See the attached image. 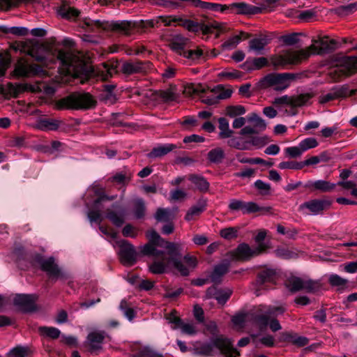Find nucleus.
Listing matches in <instances>:
<instances>
[{"mask_svg": "<svg viewBox=\"0 0 357 357\" xmlns=\"http://www.w3.org/2000/svg\"><path fill=\"white\" fill-rule=\"evenodd\" d=\"M146 236L149 242L141 248V254L153 257L149 266L151 273L162 275L172 271L187 277L197 266V257L184 253L181 243L165 240L155 229L148 231Z\"/></svg>", "mask_w": 357, "mask_h": 357, "instance_id": "f257e3e1", "label": "nucleus"}, {"mask_svg": "<svg viewBox=\"0 0 357 357\" xmlns=\"http://www.w3.org/2000/svg\"><path fill=\"white\" fill-rule=\"evenodd\" d=\"M80 26L88 31L100 32V31H112L116 33L130 36L137 30H144L148 28H153L158 26V17L156 19L149 20L129 21V20H117V21H106L100 20H91L85 17L80 22Z\"/></svg>", "mask_w": 357, "mask_h": 357, "instance_id": "f03ea898", "label": "nucleus"}, {"mask_svg": "<svg viewBox=\"0 0 357 357\" xmlns=\"http://www.w3.org/2000/svg\"><path fill=\"white\" fill-rule=\"evenodd\" d=\"M308 50H301L287 56H278L271 59L275 68H284L288 64H298L302 60L307 59L311 54L324 55L333 52L336 49L337 43L335 40H330L319 38L313 39Z\"/></svg>", "mask_w": 357, "mask_h": 357, "instance_id": "7ed1b4c3", "label": "nucleus"}, {"mask_svg": "<svg viewBox=\"0 0 357 357\" xmlns=\"http://www.w3.org/2000/svg\"><path fill=\"white\" fill-rule=\"evenodd\" d=\"M97 100L89 92H73L59 99L56 104L58 109L88 110L95 108Z\"/></svg>", "mask_w": 357, "mask_h": 357, "instance_id": "20e7f679", "label": "nucleus"}, {"mask_svg": "<svg viewBox=\"0 0 357 357\" xmlns=\"http://www.w3.org/2000/svg\"><path fill=\"white\" fill-rule=\"evenodd\" d=\"M158 24L162 23L165 26H171L172 22L177 23L186 29L188 31L198 33L202 31L204 35L212 33L213 29H218V26L216 23H205L188 19L184 16H159L158 17Z\"/></svg>", "mask_w": 357, "mask_h": 357, "instance_id": "39448f33", "label": "nucleus"}, {"mask_svg": "<svg viewBox=\"0 0 357 357\" xmlns=\"http://www.w3.org/2000/svg\"><path fill=\"white\" fill-rule=\"evenodd\" d=\"M187 38L177 35L169 42L172 50L183 59V62L189 66L197 64L204 58V52L200 48L188 49L186 46Z\"/></svg>", "mask_w": 357, "mask_h": 357, "instance_id": "423d86ee", "label": "nucleus"}, {"mask_svg": "<svg viewBox=\"0 0 357 357\" xmlns=\"http://www.w3.org/2000/svg\"><path fill=\"white\" fill-rule=\"evenodd\" d=\"M333 60L335 66L329 73L333 82H338L342 78L357 73V56L337 54L334 56Z\"/></svg>", "mask_w": 357, "mask_h": 357, "instance_id": "0eeeda50", "label": "nucleus"}, {"mask_svg": "<svg viewBox=\"0 0 357 357\" xmlns=\"http://www.w3.org/2000/svg\"><path fill=\"white\" fill-rule=\"evenodd\" d=\"M298 75L291 73H268L263 77L256 84L257 90H264L273 87L276 91H282L287 89L292 80Z\"/></svg>", "mask_w": 357, "mask_h": 357, "instance_id": "6e6552de", "label": "nucleus"}, {"mask_svg": "<svg viewBox=\"0 0 357 357\" xmlns=\"http://www.w3.org/2000/svg\"><path fill=\"white\" fill-rule=\"evenodd\" d=\"M216 348L226 357H238L240 352L234 348L232 342L222 337H212L210 342L202 344L199 348V353L203 355H211L213 349Z\"/></svg>", "mask_w": 357, "mask_h": 357, "instance_id": "1a4fd4ad", "label": "nucleus"}, {"mask_svg": "<svg viewBox=\"0 0 357 357\" xmlns=\"http://www.w3.org/2000/svg\"><path fill=\"white\" fill-rule=\"evenodd\" d=\"M33 261L40 266L43 271L47 273L51 282L54 283L58 280H66L68 278L67 274L55 262L54 257L45 259L42 255L36 254L33 257Z\"/></svg>", "mask_w": 357, "mask_h": 357, "instance_id": "9d476101", "label": "nucleus"}, {"mask_svg": "<svg viewBox=\"0 0 357 357\" xmlns=\"http://www.w3.org/2000/svg\"><path fill=\"white\" fill-rule=\"evenodd\" d=\"M284 311V307L282 306L259 305L256 311L252 314V319L259 329L262 331L268 326L270 317H277L283 314Z\"/></svg>", "mask_w": 357, "mask_h": 357, "instance_id": "9b49d317", "label": "nucleus"}, {"mask_svg": "<svg viewBox=\"0 0 357 357\" xmlns=\"http://www.w3.org/2000/svg\"><path fill=\"white\" fill-rule=\"evenodd\" d=\"M268 249V246L266 244L257 245L252 249L248 243H241L231 252V256L236 261H248L251 259L266 252Z\"/></svg>", "mask_w": 357, "mask_h": 357, "instance_id": "f8f14e48", "label": "nucleus"}, {"mask_svg": "<svg viewBox=\"0 0 357 357\" xmlns=\"http://www.w3.org/2000/svg\"><path fill=\"white\" fill-rule=\"evenodd\" d=\"M217 12L237 15H255L261 13V8L245 2H235L230 4H220Z\"/></svg>", "mask_w": 357, "mask_h": 357, "instance_id": "ddd939ff", "label": "nucleus"}, {"mask_svg": "<svg viewBox=\"0 0 357 357\" xmlns=\"http://www.w3.org/2000/svg\"><path fill=\"white\" fill-rule=\"evenodd\" d=\"M152 2L164 7L172 6L174 8L181 6L183 3L187 2L196 8L214 12H217L218 8L220 6L218 3L206 2L201 0H152Z\"/></svg>", "mask_w": 357, "mask_h": 357, "instance_id": "4468645a", "label": "nucleus"}, {"mask_svg": "<svg viewBox=\"0 0 357 357\" xmlns=\"http://www.w3.org/2000/svg\"><path fill=\"white\" fill-rule=\"evenodd\" d=\"M287 286L290 291L295 293L300 291H305L307 293H315L320 289L318 281L311 279L304 280L296 276H292L288 279Z\"/></svg>", "mask_w": 357, "mask_h": 357, "instance_id": "2eb2a0df", "label": "nucleus"}, {"mask_svg": "<svg viewBox=\"0 0 357 357\" xmlns=\"http://www.w3.org/2000/svg\"><path fill=\"white\" fill-rule=\"evenodd\" d=\"M13 73L17 77H29L31 76L43 77L47 75V71L39 64H29L20 60L15 66Z\"/></svg>", "mask_w": 357, "mask_h": 357, "instance_id": "dca6fc26", "label": "nucleus"}, {"mask_svg": "<svg viewBox=\"0 0 357 357\" xmlns=\"http://www.w3.org/2000/svg\"><path fill=\"white\" fill-rule=\"evenodd\" d=\"M119 247V255L120 261L124 266H131L137 261L138 253L133 245L126 240L118 241Z\"/></svg>", "mask_w": 357, "mask_h": 357, "instance_id": "f3484780", "label": "nucleus"}, {"mask_svg": "<svg viewBox=\"0 0 357 357\" xmlns=\"http://www.w3.org/2000/svg\"><path fill=\"white\" fill-rule=\"evenodd\" d=\"M35 294H16L13 298V305L24 313L33 312L37 310Z\"/></svg>", "mask_w": 357, "mask_h": 357, "instance_id": "a211bd4d", "label": "nucleus"}, {"mask_svg": "<svg viewBox=\"0 0 357 357\" xmlns=\"http://www.w3.org/2000/svg\"><path fill=\"white\" fill-rule=\"evenodd\" d=\"M111 208H107L105 211V218L108 219L115 227H121L125 222L127 214L126 208L116 202L112 204Z\"/></svg>", "mask_w": 357, "mask_h": 357, "instance_id": "6ab92c4d", "label": "nucleus"}, {"mask_svg": "<svg viewBox=\"0 0 357 357\" xmlns=\"http://www.w3.org/2000/svg\"><path fill=\"white\" fill-rule=\"evenodd\" d=\"M313 97L312 93H301L296 96L289 97L287 95L275 99V103L287 105L293 108L303 107Z\"/></svg>", "mask_w": 357, "mask_h": 357, "instance_id": "aec40b11", "label": "nucleus"}, {"mask_svg": "<svg viewBox=\"0 0 357 357\" xmlns=\"http://www.w3.org/2000/svg\"><path fill=\"white\" fill-rule=\"evenodd\" d=\"M331 205V201L328 199H314L305 202L300 205V210L308 209L314 215L321 213L328 209Z\"/></svg>", "mask_w": 357, "mask_h": 357, "instance_id": "412c9836", "label": "nucleus"}, {"mask_svg": "<svg viewBox=\"0 0 357 357\" xmlns=\"http://www.w3.org/2000/svg\"><path fill=\"white\" fill-rule=\"evenodd\" d=\"M276 280V272L273 268L264 267L260 269L255 280L258 288L264 289L267 287L268 283H274Z\"/></svg>", "mask_w": 357, "mask_h": 357, "instance_id": "4be33fe9", "label": "nucleus"}, {"mask_svg": "<svg viewBox=\"0 0 357 357\" xmlns=\"http://www.w3.org/2000/svg\"><path fill=\"white\" fill-rule=\"evenodd\" d=\"M151 65L149 61H126L122 64L121 70L126 75H132L145 72Z\"/></svg>", "mask_w": 357, "mask_h": 357, "instance_id": "5701e85b", "label": "nucleus"}, {"mask_svg": "<svg viewBox=\"0 0 357 357\" xmlns=\"http://www.w3.org/2000/svg\"><path fill=\"white\" fill-rule=\"evenodd\" d=\"M228 208L230 211H241L243 214L255 213V211L257 209L255 206V202H244L240 199H233L230 200L228 205Z\"/></svg>", "mask_w": 357, "mask_h": 357, "instance_id": "b1692460", "label": "nucleus"}, {"mask_svg": "<svg viewBox=\"0 0 357 357\" xmlns=\"http://www.w3.org/2000/svg\"><path fill=\"white\" fill-rule=\"evenodd\" d=\"M229 266L230 261L227 259H223L220 264L215 266L210 275L211 281L215 284H220L222 281V277L229 271Z\"/></svg>", "mask_w": 357, "mask_h": 357, "instance_id": "393cba45", "label": "nucleus"}, {"mask_svg": "<svg viewBox=\"0 0 357 357\" xmlns=\"http://www.w3.org/2000/svg\"><path fill=\"white\" fill-rule=\"evenodd\" d=\"M335 185L324 180L308 181L303 185V188L311 191L319 190L320 192H331L335 188Z\"/></svg>", "mask_w": 357, "mask_h": 357, "instance_id": "a878e982", "label": "nucleus"}, {"mask_svg": "<svg viewBox=\"0 0 357 357\" xmlns=\"http://www.w3.org/2000/svg\"><path fill=\"white\" fill-rule=\"evenodd\" d=\"M280 340L292 343L298 347H305L308 344L309 339L304 336H298L296 333L284 332L281 334Z\"/></svg>", "mask_w": 357, "mask_h": 357, "instance_id": "bb28decb", "label": "nucleus"}, {"mask_svg": "<svg viewBox=\"0 0 357 357\" xmlns=\"http://www.w3.org/2000/svg\"><path fill=\"white\" fill-rule=\"evenodd\" d=\"M57 13L61 18L67 20H76L78 19L80 11L66 4H62L59 7Z\"/></svg>", "mask_w": 357, "mask_h": 357, "instance_id": "cd10ccee", "label": "nucleus"}, {"mask_svg": "<svg viewBox=\"0 0 357 357\" xmlns=\"http://www.w3.org/2000/svg\"><path fill=\"white\" fill-rule=\"evenodd\" d=\"M60 126V121L54 119L40 118L36 121V128L43 131H55Z\"/></svg>", "mask_w": 357, "mask_h": 357, "instance_id": "c85d7f7f", "label": "nucleus"}, {"mask_svg": "<svg viewBox=\"0 0 357 357\" xmlns=\"http://www.w3.org/2000/svg\"><path fill=\"white\" fill-rule=\"evenodd\" d=\"M177 148V146L174 144H165L162 145H159L156 147H154L148 154L147 157L149 158H160L172 151L175 149Z\"/></svg>", "mask_w": 357, "mask_h": 357, "instance_id": "c756f323", "label": "nucleus"}, {"mask_svg": "<svg viewBox=\"0 0 357 357\" xmlns=\"http://www.w3.org/2000/svg\"><path fill=\"white\" fill-rule=\"evenodd\" d=\"M188 179L191 181L201 192H206L209 189L210 183L203 176L191 174L188 175Z\"/></svg>", "mask_w": 357, "mask_h": 357, "instance_id": "7c9ffc66", "label": "nucleus"}, {"mask_svg": "<svg viewBox=\"0 0 357 357\" xmlns=\"http://www.w3.org/2000/svg\"><path fill=\"white\" fill-rule=\"evenodd\" d=\"M88 340L90 342V351H96L101 349L100 345L105 339L104 333L102 332H91L87 336Z\"/></svg>", "mask_w": 357, "mask_h": 357, "instance_id": "2f4dec72", "label": "nucleus"}, {"mask_svg": "<svg viewBox=\"0 0 357 357\" xmlns=\"http://www.w3.org/2000/svg\"><path fill=\"white\" fill-rule=\"evenodd\" d=\"M218 128L221 130L219 133V137L220 139H226L231 137L234 131L229 129V121L224 117L218 119Z\"/></svg>", "mask_w": 357, "mask_h": 357, "instance_id": "473e14b6", "label": "nucleus"}, {"mask_svg": "<svg viewBox=\"0 0 357 357\" xmlns=\"http://www.w3.org/2000/svg\"><path fill=\"white\" fill-rule=\"evenodd\" d=\"M225 157V154L222 149L215 148L208 151L207 154V159L214 164H220L222 162Z\"/></svg>", "mask_w": 357, "mask_h": 357, "instance_id": "72a5a7b5", "label": "nucleus"}, {"mask_svg": "<svg viewBox=\"0 0 357 357\" xmlns=\"http://www.w3.org/2000/svg\"><path fill=\"white\" fill-rule=\"evenodd\" d=\"M132 211L136 219H142L145 216L146 206L143 199L134 200Z\"/></svg>", "mask_w": 357, "mask_h": 357, "instance_id": "f704fd0d", "label": "nucleus"}, {"mask_svg": "<svg viewBox=\"0 0 357 357\" xmlns=\"http://www.w3.org/2000/svg\"><path fill=\"white\" fill-rule=\"evenodd\" d=\"M0 31L3 33H11L17 36H25L28 35L29 31L26 27L22 26H12L7 27L6 26L0 25Z\"/></svg>", "mask_w": 357, "mask_h": 357, "instance_id": "c9c22d12", "label": "nucleus"}, {"mask_svg": "<svg viewBox=\"0 0 357 357\" xmlns=\"http://www.w3.org/2000/svg\"><path fill=\"white\" fill-rule=\"evenodd\" d=\"M268 43V39L266 36L253 38L249 41V50L259 53L264 49Z\"/></svg>", "mask_w": 357, "mask_h": 357, "instance_id": "e433bc0d", "label": "nucleus"}, {"mask_svg": "<svg viewBox=\"0 0 357 357\" xmlns=\"http://www.w3.org/2000/svg\"><path fill=\"white\" fill-rule=\"evenodd\" d=\"M247 118L248 122L254 123L255 128H256L259 132L266 130V123L262 118L259 116L255 112L251 113Z\"/></svg>", "mask_w": 357, "mask_h": 357, "instance_id": "4c0bfd02", "label": "nucleus"}, {"mask_svg": "<svg viewBox=\"0 0 357 357\" xmlns=\"http://www.w3.org/2000/svg\"><path fill=\"white\" fill-rule=\"evenodd\" d=\"M357 10V2H354L348 5L340 6L334 9L336 15L340 16H346L351 15Z\"/></svg>", "mask_w": 357, "mask_h": 357, "instance_id": "58836bf2", "label": "nucleus"}, {"mask_svg": "<svg viewBox=\"0 0 357 357\" xmlns=\"http://www.w3.org/2000/svg\"><path fill=\"white\" fill-rule=\"evenodd\" d=\"M258 337H259V335H257V334L251 335V338L252 340V342L256 345V347H258L259 343H261L268 347H272L275 344L274 337L271 335H267L264 336L259 339Z\"/></svg>", "mask_w": 357, "mask_h": 357, "instance_id": "ea45409f", "label": "nucleus"}, {"mask_svg": "<svg viewBox=\"0 0 357 357\" xmlns=\"http://www.w3.org/2000/svg\"><path fill=\"white\" fill-rule=\"evenodd\" d=\"M328 283L332 287H338V290H344L348 283V280L342 278L337 274L333 273L329 275Z\"/></svg>", "mask_w": 357, "mask_h": 357, "instance_id": "a19ab883", "label": "nucleus"}, {"mask_svg": "<svg viewBox=\"0 0 357 357\" xmlns=\"http://www.w3.org/2000/svg\"><path fill=\"white\" fill-rule=\"evenodd\" d=\"M38 331L41 335L56 340L59 337L61 331L59 329L52 326H40Z\"/></svg>", "mask_w": 357, "mask_h": 357, "instance_id": "79ce46f5", "label": "nucleus"}, {"mask_svg": "<svg viewBox=\"0 0 357 357\" xmlns=\"http://www.w3.org/2000/svg\"><path fill=\"white\" fill-rule=\"evenodd\" d=\"M211 91L215 94L218 93L216 96L218 102L220 100H225L230 98L233 93L231 89H225L222 84L217 85Z\"/></svg>", "mask_w": 357, "mask_h": 357, "instance_id": "37998d69", "label": "nucleus"}, {"mask_svg": "<svg viewBox=\"0 0 357 357\" xmlns=\"http://www.w3.org/2000/svg\"><path fill=\"white\" fill-rule=\"evenodd\" d=\"M101 204H99V207L96 208L94 206V202L92 205V209H90L88 211L87 216L91 222H95L97 224H100L103 220L101 215Z\"/></svg>", "mask_w": 357, "mask_h": 357, "instance_id": "c03bdc74", "label": "nucleus"}, {"mask_svg": "<svg viewBox=\"0 0 357 357\" xmlns=\"http://www.w3.org/2000/svg\"><path fill=\"white\" fill-rule=\"evenodd\" d=\"M119 309L130 321H132L136 316L135 310L129 307L128 303L125 299L121 301Z\"/></svg>", "mask_w": 357, "mask_h": 357, "instance_id": "a18cd8bd", "label": "nucleus"}, {"mask_svg": "<svg viewBox=\"0 0 357 357\" xmlns=\"http://www.w3.org/2000/svg\"><path fill=\"white\" fill-rule=\"evenodd\" d=\"M36 0H0V9L8 10L17 7L20 3H32Z\"/></svg>", "mask_w": 357, "mask_h": 357, "instance_id": "49530a36", "label": "nucleus"}, {"mask_svg": "<svg viewBox=\"0 0 357 357\" xmlns=\"http://www.w3.org/2000/svg\"><path fill=\"white\" fill-rule=\"evenodd\" d=\"M153 95L160 98L164 102L173 101L176 98L175 93L170 89L155 91Z\"/></svg>", "mask_w": 357, "mask_h": 357, "instance_id": "de8ad7c7", "label": "nucleus"}, {"mask_svg": "<svg viewBox=\"0 0 357 357\" xmlns=\"http://www.w3.org/2000/svg\"><path fill=\"white\" fill-rule=\"evenodd\" d=\"M245 112V107L242 105H229L226 107V114L231 118L243 115Z\"/></svg>", "mask_w": 357, "mask_h": 357, "instance_id": "09e8293b", "label": "nucleus"}, {"mask_svg": "<svg viewBox=\"0 0 357 357\" xmlns=\"http://www.w3.org/2000/svg\"><path fill=\"white\" fill-rule=\"evenodd\" d=\"M270 141L271 139L266 135L262 137L250 136L247 142L257 148H261L266 145Z\"/></svg>", "mask_w": 357, "mask_h": 357, "instance_id": "8fccbe9b", "label": "nucleus"}, {"mask_svg": "<svg viewBox=\"0 0 357 357\" xmlns=\"http://www.w3.org/2000/svg\"><path fill=\"white\" fill-rule=\"evenodd\" d=\"M238 229L237 227H227L220 230L221 237L226 240H233L238 237Z\"/></svg>", "mask_w": 357, "mask_h": 357, "instance_id": "3c124183", "label": "nucleus"}, {"mask_svg": "<svg viewBox=\"0 0 357 357\" xmlns=\"http://www.w3.org/2000/svg\"><path fill=\"white\" fill-rule=\"evenodd\" d=\"M155 218L158 222H169L171 220L169 211L167 208H159L155 214Z\"/></svg>", "mask_w": 357, "mask_h": 357, "instance_id": "603ef678", "label": "nucleus"}, {"mask_svg": "<svg viewBox=\"0 0 357 357\" xmlns=\"http://www.w3.org/2000/svg\"><path fill=\"white\" fill-rule=\"evenodd\" d=\"M318 144V142L314 137L305 138L299 143L300 148L303 150V152L310 149L317 147Z\"/></svg>", "mask_w": 357, "mask_h": 357, "instance_id": "864d4df0", "label": "nucleus"}, {"mask_svg": "<svg viewBox=\"0 0 357 357\" xmlns=\"http://www.w3.org/2000/svg\"><path fill=\"white\" fill-rule=\"evenodd\" d=\"M278 168L281 169H303L302 165V161L301 162H297V161H284L281 162L278 165Z\"/></svg>", "mask_w": 357, "mask_h": 357, "instance_id": "5fc2aeb1", "label": "nucleus"}, {"mask_svg": "<svg viewBox=\"0 0 357 357\" xmlns=\"http://www.w3.org/2000/svg\"><path fill=\"white\" fill-rule=\"evenodd\" d=\"M96 194L98 195V197L94 200V206L99 207V204H101L102 202L105 201H112L116 198V195L109 196L107 195L104 192H99L98 190L96 191Z\"/></svg>", "mask_w": 357, "mask_h": 357, "instance_id": "6e6d98bb", "label": "nucleus"}, {"mask_svg": "<svg viewBox=\"0 0 357 357\" xmlns=\"http://www.w3.org/2000/svg\"><path fill=\"white\" fill-rule=\"evenodd\" d=\"M99 99L100 101L107 105L114 104L117 100L115 93H108L103 91L100 93Z\"/></svg>", "mask_w": 357, "mask_h": 357, "instance_id": "4d7b16f0", "label": "nucleus"}, {"mask_svg": "<svg viewBox=\"0 0 357 357\" xmlns=\"http://www.w3.org/2000/svg\"><path fill=\"white\" fill-rule=\"evenodd\" d=\"M255 187L260 191V194L262 195H268L271 193V185L266 183L261 180H257L254 183Z\"/></svg>", "mask_w": 357, "mask_h": 357, "instance_id": "13d9d810", "label": "nucleus"}, {"mask_svg": "<svg viewBox=\"0 0 357 357\" xmlns=\"http://www.w3.org/2000/svg\"><path fill=\"white\" fill-rule=\"evenodd\" d=\"M231 293L230 289H220L215 300H217L219 304L224 305L230 298Z\"/></svg>", "mask_w": 357, "mask_h": 357, "instance_id": "bf43d9fd", "label": "nucleus"}, {"mask_svg": "<svg viewBox=\"0 0 357 357\" xmlns=\"http://www.w3.org/2000/svg\"><path fill=\"white\" fill-rule=\"evenodd\" d=\"M275 253L277 257L284 259H289L294 258L296 255L294 252L291 251L286 248H278L275 250Z\"/></svg>", "mask_w": 357, "mask_h": 357, "instance_id": "052dcab7", "label": "nucleus"}, {"mask_svg": "<svg viewBox=\"0 0 357 357\" xmlns=\"http://www.w3.org/2000/svg\"><path fill=\"white\" fill-rule=\"evenodd\" d=\"M251 63L254 70H259L267 66L268 61L266 57H251Z\"/></svg>", "mask_w": 357, "mask_h": 357, "instance_id": "680f3d73", "label": "nucleus"}, {"mask_svg": "<svg viewBox=\"0 0 357 357\" xmlns=\"http://www.w3.org/2000/svg\"><path fill=\"white\" fill-rule=\"evenodd\" d=\"M177 312L174 310H172L167 317L169 322L174 325V329L181 328L183 321V320L176 315Z\"/></svg>", "mask_w": 357, "mask_h": 357, "instance_id": "e2e57ef3", "label": "nucleus"}, {"mask_svg": "<svg viewBox=\"0 0 357 357\" xmlns=\"http://www.w3.org/2000/svg\"><path fill=\"white\" fill-rule=\"evenodd\" d=\"M183 119V121L181 122V125L185 129L196 127L199 124V121L195 116H185Z\"/></svg>", "mask_w": 357, "mask_h": 357, "instance_id": "0e129e2a", "label": "nucleus"}, {"mask_svg": "<svg viewBox=\"0 0 357 357\" xmlns=\"http://www.w3.org/2000/svg\"><path fill=\"white\" fill-rule=\"evenodd\" d=\"M26 349L22 346H17L9 351L7 357H26Z\"/></svg>", "mask_w": 357, "mask_h": 357, "instance_id": "69168bd1", "label": "nucleus"}, {"mask_svg": "<svg viewBox=\"0 0 357 357\" xmlns=\"http://www.w3.org/2000/svg\"><path fill=\"white\" fill-rule=\"evenodd\" d=\"M285 153L288 155L289 157L291 158H297L301 155L303 153V150L298 146H290L287 147L284 149Z\"/></svg>", "mask_w": 357, "mask_h": 357, "instance_id": "338daca9", "label": "nucleus"}, {"mask_svg": "<svg viewBox=\"0 0 357 357\" xmlns=\"http://www.w3.org/2000/svg\"><path fill=\"white\" fill-rule=\"evenodd\" d=\"M142 357H164L162 354L156 353L149 347H144L139 351Z\"/></svg>", "mask_w": 357, "mask_h": 357, "instance_id": "774afa93", "label": "nucleus"}]
</instances>
